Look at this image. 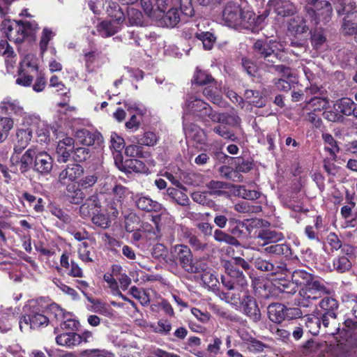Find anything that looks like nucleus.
<instances>
[{"label":"nucleus","mask_w":357,"mask_h":357,"mask_svg":"<svg viewBox=\"0 0 357 357\" xmlns=\"http://www.w3.org/2000/svg\"><path fill=\"white\" fill-rule=\"evenodd\" d=\"M241 6L234 2H227L222 10V18L224 24L236 30L239 27L241 16L243 14Z\"/></svg>","instance_id":"nucleus-11"},{"label":"nucleus","mask_w":357,"mask_h":357,"mask_svg":"<svg viewBox=\"0 0 357 357\" xmlns=\"http://www.w3.org/2000/svg\"><path fill=\"white\" fill-rule=\"evenodd\" d=\"M32 118L36 124L38 140L41 143H48L50 141L51 128L46 122L40 121L37 116H33Z\"/></svg>","instance_id":"nucleus-36"},{"label":"nucleus","mask_w":357,"mask_h":357,"mask_svg":"<svg viewBox=\"0 0 357 357\" xmlns=\"http://www.w3.org/2000/svg\"><path fill=\"white\" fill-rule=\"evenodd\" d=\"M60 321V326L63 330L74 331L77 328L79 325V321L75 315L68 312Z\"/></svg>","instance_id":"nucleus-62"},{"label":"nucleus","mask_w":357,"mask_h":357,"mask_svg":"<svg viewBox=\"0 0 357 357\" xmlns=\"http://www.w3.org/2000/svg\"><path fill=\"white\" fill-rule=\"evenodd\" d=\"M76 139L84 146H91L95 142V135L86 129H78L75 132Z\"/></svg>","instance_id":"nucleus-57"},{"label":"nucleus","mask_w":357,"mask_h":357,"mask_svg":"<svg viewBox=\"0 0 357 357\" xmlns=\"http://www.w3.org/2000/svg\"><path fill=\"white\" fill-rule=\"evenodd\" d=\"M53 160L46 151H38L33 163V169L42 174H47L52 169Z\"/></svg>","instance_id":"nucleus-24"},{"label":"nucleus","mask_w":357,"mask_h":357,"mask_svg":"<svg viewBox=\"0 0 357 357\" xmlns=\"http://www.w3.org/2000/svg\"><path fill=\"white\" fill-rule=\"evenodd\" d=\"M321 316H315L313 314H309L307 316L305 324L308 330V332L313 335H318L321 327Z\"/></svg>","instance_id":"nucleus-51"},{"label":"nucleus","mask_w":357,"mask_h":357,"mask_svg":"<svg viewBox=\"0 0 357 357\" xmlns=\"http://www.w3.org/2000/svg\"><path fill=\"white\" fill-rule=\"evenodd\" d=\"M162 20L167 27L176 26L178 23V9L176 7L170 8L162 17Z\"/></svg>","instance_id":"nucleus-63"},{"label":"nucleus","mask_w":357,"mask_h":357,"mask_svg":"<svg viewBox=\"0 0 357 357\" xmlns=\"http://www.w3.org/2000/svg\"><path fill=\"white\" fill-rule=\"evenodd\" d=\"M241 295V304L243 313L254 322H258L261 319V311L256 299L250 294L249 290Z\"/></svg>","instance_id":"nucleus-14"},{"label":"nucleus","mask_w":357,"mask_h":357,"mask_svg":"<svg viewBox=\"0 0 357 357\" xmlns=\"http://www.w3.org/2000/svg\"><path fill=\"white\" fill-rule=\"evenodd\" d=\"M225 275H222V285L227 291H222L219 296L222 300L234 305H238L241 301V294L248 291V281L242 271L233 269V266L228 264L224 267Z\"/></svg>","instance_id":"nucleus-1"},{"label":"nucleus","mask_w":357,"mask_h":357,"mask_svg":"<svg viewBox=\"0 0 357 357\" xmlns=\"http://www.w3.org/2000/svg\"><path fill=\"white\" fill-rule=\"evenodd\" d=\"M84 61L86 70L93 73L102 67L107 61V58L100 50L96 48L83 50Z\"/></svg>","instance_id":"nucleus-13"},{"label":"nucleus","mask_w":357,"mask_h":357,"mask_svg":"<svg viewBox=\"0 0 357 357\" xmlns=\"http://www.w3.org/2000/svg\"><path fill=\"white\" fill-rule=\"evenodd\" d=\"M257 237L264 241V245H271L284 238L282 233L271 230H261L257 234Z\"/></svg>","instance_id":"nucleus-41"},{"label":"nucleus","mask_w":357,"mask_h":357,"mask_svg":"<svg viewBox=\"0 0 357 357\" xmlns=\"http://www.w3.org/2000/svg\"><path fill=\"white\" fill-rule=\"evenodd\" d=\"M183 129L186 139L201 143L204 139V132L199 126L192 123H186L185 116H183Z\"/></svg>","instance_id":"nucleus-28"},{"label":"nucleus","mask_w":357,"mask_h":357,"mask_svg":"<svg viewBox=\"0 0 357 357\" xmlns=\"http://www.w3.org/2000/svg\"><path fill=\"white\" fill-rule=\"evenodd\" d=\"M284 326L288 328L289 335H292L294 340L298 341L303 337V326L298 321H289Z\"/></svg>","instance_id":"nucleus-59"},{"label":"nucleus","mask_w":357,"mask_h":357,"mask_svg":"<svg viewBox=\"0 0 357 357\" xmlns=\"http://www.w3.org/2000/svg\"><path fill=\"white\" fill-rule=\"evenodd\" d=\"M323 313L321 314L322 324L325 327L329 325V317L336 319L339 308V302L337 299L326 296L321 299L319 303Z\"/></svg>","instance_id":"nucleus-17"},{"label":"nucleus","mask_w":357,"mask_h":357,"mask_svg":"<svg viewBox=\"0 0 357 357\" xmlns=\"http://www.w3.org/2000/svg\"><path fill=\"white\" fill-rule=\"evenodd\" d=\"M213 238L220 243H224L233 246L240 245V242L236 238L231 236L229 233H226L220 229H215L214 231Z\"/></svg>","instance_id":"nucleus-48"},{"label":"nucleus","mask_w":357,"mask_h":357,"mask_svg":"<svg viewBox=\"0 0 357 357\" xmlns=\"http://www.w3.org/2000/svg\"><path fill=\"white\" fill-rule=\"evenodd\" d=\"M127 192V189L124 186L117 185L113 189V194L108 195L105 197L106 205L105 211L110 215L117 217L119 210L121 208V202Z\"/></svg>","instance_id":"nucleus-12"},{"label":"nucleus","mask_w":357,"mask_h":357,"mask_svg":"<svg viewBox=\"0 0 357 357\" xmlns=\"http://www.w3.org/2000/svg\"><path fill=\"white\" fill-rule=\"evenodd\" d=\"M59 139L56 149V159L59 162H66L72 155L74 149V139L70 137H64L55 133Z\"/></svg>","instance_id":"nucleus-18"},{"label":"nucleus","mask_w":357,"mask_h":357,"mask_svg":"<svg viewBox=\"0 0 357 357\" xmlns=\"http://www.w3.org/2000/svg\"><path fill=\"white\" fill-rule=\"evenodd\" d=\"M38 29V24L34 20H5L1 24L2 33L15 43H22L26 37L34 34Z\"/></svg>","instance_id":"nucleus-2"},{"label":"nucleus","mask_w":357,"mask_h":357,"mask_svg":"<svg viewBox=\"0 0 357 357\" xmlns=\"http://www.w3.org/2000/svg\"><path fill=\"white\" fill-rule=\"evenodd\" d=\"M328 294H330L329 289L321 280H318L310 285L301 287L298 291V298L296 300L295 304L301 307H310L322 295Z\"/></svg>","instance_id":"nucleus-6"},{"label":"nucleus","mask_w":357,"mask_h":357,"mask_svg":"<svg viewBox=\"0 0 357 357\" xmlns=\"http://www.w3.org/2000/svg\"><path fill=\"white\" fill-rule=\"evenodd\" d=\"M32 130L30 128L19 129L17 132V142L15 144L14 151L22 152L29 144L32 138Z\"/></svg>","instance_id":"nucleus-34"},{"label":"nucleus","mask_w":357,"mask_h":357,"mask_svg":"<svg viewBox=\"0 0 357 357\" xmlns=\"http://www.w3.org/2000/svg\"><path fill=\"white\" fill-rule=\"evenodd\" d=\"M326 356L327 357H348L349 349L345 344H337L329 349ZM324 357H326V354H324Z\"/></svg>","instance_id":"nucleus-64"},{"label":"nucleus","mask_w":357,"mask_h":357,"mask_svg":"<svg viewBox=\"0 0 357 357\" xmlns=\"http://www.w3.org/2000/svg\"><path fill=\"white\" fill-rule=\"evenodd\" d=\"M136 205L138 208L146 211H158L160 208V205L153 201L148 197H140L136 201Z\"/></svg>","instance_id":"nucleus-54"},{"label":"nucleus","mask_w":357,"mask_h":357,"mask_svg":"<svg viewBox=\"0 0 357 357\" xmlns=\"http://www.w3.org/2000/svg\"><path fill=\"white\" fill-rule=\"evenodd\" d=\"M84 173V168L78 164L67 165L58 175V183L63 186L74 184Z\"/></svg>","instance_id":"nucleus-15"},{"label":"nucleus","mask_w":357,"mask_h":357,"mask_svg":"<svg viewBox=\"0 0 357 357\" xmlns=\"http://www.w3.org/2000/svg\"><path fill=\"white\" fill-rule=\"evenodd\" d=\"M36 148H29L22 155V152H15L14 151L10 158V162L13 165L18 166L22 173L26 172L32 165L33 159L35 160L37 153Z\"/></svg>","instance_id":"nucleus-16"},{"label":"nucleus","mask_w":357,"mask_h":357,"mask_svg":"<svg viewBox=\"0 0 357 357\" xmlns=\"http://www.w3.org/2000/svg\"><path fill=\"white\" fill-rule=\"evenodd\" d=\"M107 13L111 20L102 21L97 26L98 32L104 38L110 37L116 33L121 29L125 21L123 9L116 2L109 3Z\"/></svg>","instance_id":"nucleus-3"},{"label":"nucleus","mask_w":357,"mask_h":357,"mask_svg":"<svg viewBox=\"0 0 357 357\" xmlns=\"http://www.w3.org/2000/svg\"><path fill=\"white\" fill-rule=\"evenodd\" d=\"M248 229L245 224L236 218H229L228 224L229 233L235 238L242 237L245 233L243 229Z\"/></svg>","instance_id":"nucleus-47"},{"label":"nucleus","mask_w":357,"mask_h":357,"mask_svg":"<svg viewBox=\"0 0 357 357\" xmlns=\"http://www.w3.org/2000/svg\"><path fill=\"white\" fill-rule=\"evenodd\" d=\"M258 59H263L268 65H273L278 59V43L274 40L258 39L253 45Z\"/></svg>","instance_id":"nucleus-8"},{"label":"nucleus","mask_w":357,"mask_h":357,"mask_svg":"<svg viewBox=\"0 0 357 357\" xmlns=\"http://www.w3.org/2000/svg\"><path fill=\"white\" fill-rule=\"evenodd\" d=\"M0 54L5 56L7 68H13V65L16 61L15 59V54L6 40H0Z\"/></svg>","instance_id":"nucleus-42"},{"label":"nucleus","mask_w":357,"mask_h":357,"mask_svg":"<svg viewBox=\"0 0 357 357\" xmlns=\"http://www.w3.org/2000/svg\"><path fill=\"white\" fill-rule=\"evenodd\" d=\"M347 0H336L335 9L338 15H343L342 29L345 35L352 36L357 31V6Z\"/></svg>","instance_id":"nucleus-5"},{"label":"nucleus","mask_w":357,"mask_h":357,"mask_svg":"<svg viewBox=\"0 0 357 357\" xmlns=\"http://www.w3.org/2000/svg\"><path fill=\"white\" fill-rule=\"evenodd\" d=\"M309 30L306 20L303 16H295L291 18L287 24V31L296 38L301 37Z\"/></svg>","instance_id":"nucleus-25"},{"label":"nucleus","mask_w":357,"mask_h":357,"mask_svg":"<svg viewBox=\"0 0 357 357\" xmlns=\"http://www.w3.org/2000/svg\"><path fill=\"white\" fill-rule=\"evenodd\" d=\"M25 307L29 308L30 312L20 319L19 324L21 330L24 324L29 326L31 328H37L47 325L49 318L41 312L36 302L30 301Z\"/></svg>","instance_id":"nucleus-9"},{"label":"nucleus","mask_w":357,"mask_h":357,"mask_svg":"<svg viewBox=\"0 0 357 357\" xmlns=\"http://www.w3.org/2000/svg\"><path fill=\"white\" fill-rule=\"evenodd\" d=\"M314 225H306L304 228V234L309 241L319 242L320 233L326 227L324 224V218L321 215L314 217Z\"/></svg>","instance_id":"nucleus-23"},{"label":"nucleus","mask_w":357,"mask_h":357,"mask_svg":"<svg viewBox=\"0 0 357 357\" xmlns=\"http://www.w3.org/2000/svg\"><path fill=\"white\" fill-rule=\"evenodd\" d=\"M215 80L211 75L206 71L197 68L193 76V82L195 84L203 86L213 82Z\"/></svg>","instance_id":"nucleus-61"},{"label":"nucleus","mask_w":357,"mask_h":357,"mask_svg":"<svg viewBox=\"0 0 357 357\" xmlns=\"http://www.w3.org/2000/svg\"><path fill=\"white\" fill-rule=\"evenodd\" d=\"M116 165L120 170L128 172L132 171L139 173H146L149 170L142 161L136 158L128 159L124 162L122 159H120L118 161V165Z\"/></svg>","instance_id":"nucleus-27"},{"label":"nucleus","mask_w":357,"mask_h":357,"mask_svg":"<svg viewBox=\"0 0 357 357\" xmlns=\"http://www.w3.org/2000/svg\"><path fill=\"white\" fill-rule=\"evenodd\" d=\"M256 15L253 11L243 10L238 31L248 30L254 32L257 29Z\"/></svg>","instance_id":"nucleus-30"},{"label":"nucleus","mask_w":357,"mask_h":357,"mask_svg":"<svg viewBox=\"0 0 357 357\" xmlns=\"http://www.w3.org/2000/svg\"><path fill=\"white\" fill-rule=\"evenodd\" d=\"M101 207L100 199L96 194L88 197L79 207V214L83 218H88L98 212Z\"/></svg>","instance_id":"nucleus-26"},{"label":"nucleus","mask_w":357,"mask_h":357,"mask_svg":"<svg viewBox=\"0 0 357 357\" xmlns=\"http://www.w3.org/2000/svg\"><path fill=\"white\" fill-rule=\"evenodd\" d=\"M56 342L59 345L70 347L79 345L80 338L76 333H63L56 337Z\"/></svg>","instance_id":"nucleus-39"},{"label":"nucleus","mask_w":357,"mask_h":357,"mask_svg":"<svg viewBox=\"0 0 357 357\" xmlns=\"http://www.w3.org/2000/svg\"><path fill=\"white\" fill-rule=\"evenodd\" d=\"M230 163L235 168L236 173H248L254 167V162L252 159L244 157H231Z\"/></svg>","instance_id":"nucleus-37"},{"label":"nucleus","mask_w":357,"mask_h":357,"mask_svg":"<svg viewBox=\"0 0 357 357\" xmlns=\"http://www.w3.org/2000/svg\"><path fill=\"white\" fill-rule=\"evenodd\" d=\"M88 301L86 304V308L88 311L100 314L107 318H112L114 316V310L112 307L99 298H93L88 294H85Z\"/></svg>","instance_id":"nucleus-19"},{"label":"nucleus","mask_w":357,"mask_h":357,"mask_svg":"<svg viewBox=\"0 0 357 357\" xmlns=\"http://www.w3.org/2000/svg\"><path fill=\"white\" fill-rule=\"evenodd\" d=\"M268 317L273 323L280 324L285 321L284 305L279 303L270 304L267 308Z\"/></svg>","instance_id":"nucleus-32"},{"label":"nucleus","mask_w":357,"mask_h":357,"mask_svg":"<svg viewBox=\"0 0 357 357\" xmlns=\"http://www.w3.org/2000/svg\"><path fill=\"white\" fill-rule=\"evenodd\" d=\"M15 320L13 310L7 308L0 312V331L2 333L8 331L12 326V323Z\"/></svg>","instance_id":"nucleus-43"},{"label":"nucleus","mask_w":357,"mask_h":357,"mask_svg":"<svg viewBox=\"0 0 357 357\" xmlns=\"http://www.w3.org/2000/svg\"><path fill=\"white\" fill-rule=\"evenodd\" d=\"M66 190L68 199L73 204L82 203L86 197V194L77 183L68 185L66 186Z\"/></svg>","instance_id":"nucleus-38"},{"label":"nucleus","mask_w":357,"mask_h":357,"mask_svg":"<svg viewBox=\"0 0 357 357\" xmlns=\"http://www.w3.org/2000/svg\"><path fill=\"white\" fill-rule=\"evenodd\" d=\"M183 110L184 116L185 114L192 115L203 121L208 119L211 120L215 111L208 103L195 97H190L185 101Z\"/></svg>","instance_id":"nucleus-7"},{"label":"nucleus","mask_w":357,"mask_h":357,"mask_svg":"<svg viewBox=\"0 0 357 357\" xmlns=\"http://www.w3.org/2000/svg\"><path fill=\"white\" fill-rule=\"evenodd\" d=\"M273 284L277 289L279 293L282 294V298H289L297 292V287L294 281L289 280L286 277H277L273 279Z\"/></svg>","instance_id":"nucleus-21"},{"label":"nucleus","mask_w":357,"mask_h":357,"mask_svg":"<svg viewBox=\"0 0 357 357\" xmlns=\"http://www.w3.org/2000/svg\"><path fill=\"white\" fill-rule=\"evenodd\" d=\"M276 10L278 15L282 17L293 16L297 13V8L289 0H279L277 3Z\"/></svg>","instance_id":"nucleus-44"},{"label":"nucleus","mask_w":357,"mask_h":357,"mask_svg":"<svg viewBox=\"0 0 357 357\" xmlns=\"http://www.w3.org/2000/svg\"><path fill=\"white\" fill-rule=\"evenodd\" d=\"M322 139L325 144V150L332 156H335L339 152L340 149L337 141L331 134L324 132L321 135Z\"/></svg>","instance_id":"nucleus-53"},{"label":"nucleus","mask_w":357,"mask_h":357,"mask_svg":"<svg viewBox=\"0 0 357 357\" xmlns=\"http://www.w3.org/2000/svg\"><path fill=\"white\" fill-rule=\"evenodd\" d=\"M180 229L192 249L195 250H204L206 249L207 245L202 243L196 236L192 234L190 229L181 225H180Z\"/></svg>","instance_id":"nucleus-45"},{"label":"nucleus","mask_w":357,"mask_h":357,"mask_svg":"<svg viewBox=\"0 0 357 357\" xmlns=\"http://www.w3.org/2000/svg\"><path fill=\"white\" fill-rule=\"evenodd\" d=\"M310 41L314 49L319 50L326 42L324 30L322 28L314 29L313 31H311Z\"/></svg>","instance_id":"nucleus-56"},{"label":"nucleus","mask_w":357,"mask_h":357,"mask_svg":"<svg viewBox=\"0 0 357 357\" xmlns=\"http://www.w3.org/2000/svg\"><path fill=\"white\" fill-rule=\"evenodd\" d=\"M291 280L296 287H304L318 280L313 274L302 269H297L292 272Z\"/></svg>","instance_id":"nucleus-29"},{"label":"nucleus","mask_w":357,"mask_h":357,"mask_svg":"<svg viewBox=\"0 0 357 357\" xmlns=\"http://www.w3.org/2000/svg\"><path fill=\"white\" fill-rule=\"evenodd\" d=\"M0 109L8 115H14L23 118H26L27 116L20 101L11 97H6L1 102Z\"/></svg>","instance_id":"nucleus-22"},{"label":"nucleus","mask_w":357,"mask_h":357,"mask_svg":"<svg viewBox=\"0 0 357 357\" xmlns=\"http://www.w3.org/2000/svg\"><path fill=\"white\" fill-rule=\"evenodd\" d=\"M335 102L337 105L342 117L351 115V109L354 105V102L351 98H342L337 100Z\"/></svg>","instance_id":"nucleus-60"},{"label":"nucleus","mask_w":357,"mask_h":357,"mask_svg":"<svg viewBox=\"0 0 357 357\" xmlns=\"http://www.w3.org/2000/svg\"><path fill=\"white\" fill-rule=\"evenodd\" d=\"M125 153L127 156L132 158H146L149 156V153L143 151V147L137 144L131 143L125 149Z\"/></svg>","instance_id":"nucleus-49"},{"label":"nucleus","mask_w":357,"mask_h":357,"mask_svg":"<svg viewBox=\"0 0 357 357\" xmlns=\"http://www.w3.org/2000/svg\"><path fill=\"white\" fill-rule=\"evenodd\" d=\"M18 71L33 75L40 73L36 56L31 54H26L20 63Z\"/></svg>","instance_id":"nucleus-33"},{"label":"nucleus","mask_w":357,"mask_h":357,"mask_svg":"<svg viewBox=\"0 0 357 357\" xmlns=\"http://www.w3.org/2000/svg\"><path fill=\"white\" fill-rule=\"evenodd\" d=\"M128 140L130 143L137 144L142 146H153L156 144L158 137L155 132L147 131L142 134L131 136Z\"/></svg>","instance_id":"nucleus-31"},{"label":"nucleus","mask_w":357,"mask_h":357,"mask_svg":"<svg viewBox=\"0 0 357 357\" xmlns=\"http://www.w3.org/2000/svg\"><path fill=\"white\" fill-rule=\"evenodd\" d=\"M124 106L130 114H135L140 118L148 115L149 111L147 108L140 102L129 99L124 101Z\"/></svg>","instance_id":"nucleus-40"},{"label":"nucleus","mask_w":357,"mask_h":357,"mask_svg":"<svg viewBox=\"0 0 357 357\" xmlns=\"http://www.w3.org/2000/svg\"><path fill=\"white\" fill-rule=\"evenodd\" d=\"M266 253L278 256H283L285 258H291L292 256V250L291 245L287 243H273L266 246L264 248Z\"/></svg>","instance_id":"nucleus-35"},{"label":"nucleus","mask_w":357,"mask_h":357,"mask_svg":"<svg viewBox=\"0 0 357 357\" xmlns=\"http://www.w3.org/2000/svg\"><path fill=\"white\" fill-rule=\"evenodd\" d=\"M305 102H306V107L310 110L317 112L319 113H321L322 110L326 107V105L328 103L326 98L317 96L311 98L309 100H305Z\"/></svg>","instance_id":"nucleus-50"},{"label":"nucleus","mask_w":357,"mask_h":357,"mask_svg":"<svg viewBox=\"0 0 357 357\" xmlns=\"http://www.w3.org/2000/svg\"><path fill=\"white\" fill-rule=\"evenodd\" d=\"M110 149L116 152V155L114 156L115 164L118 165V161L122 159L121 151L124 147V139L116 132H112L110 135Z\"/></svg>","instance_id":"nucleus-46"},{"label":"nucleus","mask_w":357,"mask_h":357,"mask_svg":"<svg viewBox=\"0 0 357 357\" xmlns=\"http://www.w3.org/2000/svg\"><path fill=\"white\" fill-rule=\"evenodd\" d=\"M231 127L220 123L215 126L213 130L215 134L225 139L236 142L238 140V137L236 136L234 132L231 130Z\"/></svg>","instance_id":"nucleus-52"},{"label":"nucleus","mask_w":357,"mask_h":357,"mask_svg":"<svg viewBox=\"0 0 357 357\" xmlns=\"http://www.w3.org/2000/svg\"><path fill=\"white\" fill-rule=\"evenodd\" d=\"M354 257V248L344 243L342 250L333 259V270L342 274L352 268V259Z\"/></svg>","instance_id":"nucleus-10"},{"label":"nucleus","mask_w":357,"mask_h":357,"mask_svg":"<svg viewBox=\"0 0 357 357\" xmlns=\"http://www.w3.org/2000/svg\"><path fill=\"white\" fill-rule=\"evenodd\" d=\"M305 10L315 25L326 24L332 17L333 8L327 0H305Z\"/></svg>","instance_id":"nucleus-4"},{"label":"nucleus","mask_w":357,"mask_h":357,"mask_svg":"<svg viewBox=\"0 0 357 357\" xmlns=\"http://www.w3.org/2000/svg\"><path fill=\"white\" fill-rule=\"evenodd\" d=\"M211 121L213 123H221L231 128L239 127L241 123V119L234 108L224 112L214 111Z\"/></svg>","instance_id":"nucleus-20"},{"label":"nucleus","mask_w":357,"mask_h":357,"mask_svg":"<svg viewBox=\"0 0 357 357\" xmlns=\"http://www.w3.org/2000/svg\"><path fill=\"white\" fill-rule=\"evenodd\" d=\"M323 115L326 120L333 123H342L345 119L342 117L335 102L331 108L323 112Z\"/></svg>","instance_id":"nucleus-55"},{"label":"nucleus","mask_w":357,"mask_h":357,"mask_svg":"<svg viewBox=\"0 0 357 357\" xmlns=\"http://www.w3.org/2000/svg\"><path fill=\"white\" fill-rule=\"evenodd\" d=\"M106 212L107 215L100 213V211H98V212L93 215L91 218L93 223L103 229L109 227L111 222L110 219L116 218V217L110 215L107 211Z\"/></svg>","instance_id":"nucleus-58"}]
</instances>
